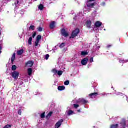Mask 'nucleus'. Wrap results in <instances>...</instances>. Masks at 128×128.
<instances>
[{
	"mask_svg": "<svg viewBox=\"0 0 128 128\" xmlns=\"http://www.w3.org/2000/svg\"><path fill=\"white\" fill-rule=\"evenodd\" d=\"M32 38L30 37L28 40V44L32 46Z\"/></svg>",
	"mask_w": 128,
	"mask_h": 128,
	"instance_id": "obj_30",
	"label": "nucleus"
},
{
	"mask_svg": "<svg viewBox=\"0 0 128 128\" xmlns=\"http://www.w3.org/2000/svg\"><path fill=\"white\" fill-rule=\"evenodd\" d=\"M36 32H34L33 34L32 35V38H36Z\"/></svg>",
	"mask_w": 128,
	"mask_h": 128,
	"instance_id": "obj_38",
	"label": "nucleus"
},
{
	"mask_svg": "<svg viewBox=\"0 0 128 128\" xmlns=\"http://www.w3.org/2000/svg\"><path fill=\"white\" fill-rule=\"evenodd\" d=\"M52 112H50L48 113V114L46 116V118H50V117L52 116Z\"/></svg>",
	"mask_w": 128,
	"mask_h": 128,
	"instance_id": "obj_26",
	"label": "nucleus"
},
{
	"mask_svg": "<svg viewBox=\"0 0 128 128\" xmlns=\"http://www.w3.org/2000/svg\"><path fill=\"white\" fill-rule=\"evenodd\" d=\"M92 2H94V0H89L88 2H87V8H92L94 6V4L92 3Z\"/></svg>",
	"mask_w": 128,
	"mask_h": 128,
	"instance_id": "obj_5",
	"label": "nucleus"
},
{
	"mask_svg": "<svg viewBox=\"0 0 128 128\" xmlns=\"http://www.w3.org/2000/svg\"><path fill=\"white\" fill-rule=\"evenodd\" d=\"M118 128V124H112L110 126V128Z\"/></svg>",
	"mask_w": 128,
	"mask_h": 128,
	"instance_id": "obj_28",
	"label": "nucleus"
},
{
	"mask_svg": "<svg viewBox=\"0 0 128 128\" xmlns=\"http://www.w3.org/2000/svg\"><path fill=\"white\" fill-rule=\"evenodd\" d=\"M42 40V36L40 35H38L36 37V42H35L34 46H38V48H40V40Z\"/></svg>",
	"mask_w": 128,
	"mask_h": 128,
	"instance_id": "obj_3",
	"label": "nucleus"
},
{
	"mask_svg": "<svg viewBox=\"0 0 128 128\" xmlns=\"http://www.w3.org/2000/svg\"><path fill=\"white\" fill-rule=\"evenodd\" d=\"M30 30H34V26H31L30 28Z\"/></svg>",
	"mask_w": 128,
	"mask_h": 128,
	"instance_id": "obj_36",
	"label": "nucleus"
},
{
	"mask_svg": "<svg viewBox=\"0 0 128 128\" xmlns=\"http://www.w3.org/2000/svg\"><path fill=\"white\" fill-rule=\"evenodd\" d=\"M64 43H62V44H58L57 46H56L55 48H64Z\"/></svg>",
	"mask_w": 128,
	"mask_h": 128,
	"instance_id": "obj_16",
	"label": "nucleus"
},
{
	"mask_svg": "<svg viewBox=\"0 0 128 128\" xmlns=\"http://www.w3.org/2000/svg\"><path fill=\"white\" fill-rule=\"evenodd\" d=\"M46 112H44L42 114L40 115L41 118H46Z\"/></svg>",
	"mask_w": 128,
	"mask_h": 128,
	"instance_id": "obj_29",
	"label": "nucleus"
},
{
	"mask_svg": "<svg viewBox=\"0 0 128 128\" xmlns=\"http://www.w3.org/2000/svg\"><path fill=\"white\" fill-rule=\"evenodd\" d=\"M57 49H54V48H48V52L51 54H54L56 52Z\"/></svg>",
	"mask_w": 128,
	"mask_h": 128,
	"instance_id": "obj_14",
	"label": "nucleus"
},
{
	"mask_svg": "<svg viewBox=\"0 0 128 128\" xmlns=\"http://www.w3.org/2000/svg\"><path fill=\"white\" fill-rule=\"evenodd\" d=\"M116 96H120V95L122 94V93H120V92L116 93Z\"/></svg>",
	"mask_w": 128,
	"mask_h": 128,
	"instance_id": "obj_45",
	"label": "nucleus"
},
{
	"mask_svg": "<svg viewBox=\"0 0 128 128\" xmlns=\"http://www.w3.org/2000/svg\"><path fill=\"white\" fill-rule=\"evenodd\" d=\"M96 48H100V46H96Z\"/></svg>",
	"mask_w": 128,
	"mask_h": 128,
	"instance_id": "obj_48",
	"label": "nucleus"
},
{
	"mask_svg": "<svg viewBox=\"0 0 128 128\" xmlns=\"http://www.w3.org/2000/svg\"><path fill=\"white\" fill-rule=\"evenodd\" d=\"M0 48H2V45H0Z\"/></svg>",
	"mask_w": 128,
	"mask_h": 128,
	"instance_id": "obj_49",
	"label": "nucleus"
},
{
	"mask_svg": "<svg viewBox=\"0 0 128 128\" xmlns=\"http://www.w3.org/2000/svg\"><path fill=\"white\" fill-rule=\"evenodd\" d=\"M64 70H66L65 68H64V70H62L58 71L56 69H54L52 72L55 76L58 74L59 76H62V74H64Z\"/></svg>",
	"mask_w": 128,
	"mask_h": 128,
	"instance_id": "obj_1",
	"label": "nucleus"
},
{
	"mask_svg": "<svg viewBox=\"0 0 128 128\" xmlns=\"http://www.w3.org/2000/svg\"><path fill=\"white\" fill-rule=\"evenodd\" d=\"M61 34L63 36H65V38H66L67 36H68V33L64 30V29H63L61 31Z\"/></svg>",
	"mask_w": 128,
	"mask_h": 128,
	"instance_id": "obj_10",
	"label": "nucleus"
},
{
	"mask_svg": "<svg viewBox=\"0 0 128 128\" xmlns=\"http://www.w3.org/2000/svg\"><path fill=\"white\" fill-rule=\"evenodd\" d=\"M119 62L120 64H126L128 62V60H124L123 59H122L119 60Z\"/></svg>",
	"mask_w": 128,
	"mask_h": 128,
	"instance_id": "obj_22",
	"label": "nucleus"
},
{
	"mask_svg": "<svg viewBox=\"0 0 128 128\" xmlns=\"http://www.w3.org/2000/svg\"><path fill=\"white\" fill-rule=\"evenodd\" d=\"M0 34H2V33L0 32Z\"/></svg>",
	"mask_w": 128,
	"mask_h": 128,
	"instance_id": "obj_52",
	"label": "nucleus"
},
{
	"mask_svg": "<svg viewBox=\"0 0 128 128\" xmlns=\"http://www.w3.org/2000/svg\"><path fill=\"white\" fill-rule=\"evenodd\" d=\"M48 58H50V55L46 54L45 56V59H46V60H48Z\"/></svg>",
	"mask_w": 128,
	"mask_h": 128,
	"instance_id": "obj_34",
	"label": "nucleus"
},
{
	"mask_svg": "<svg viewBox=\"0 0 128 128\" xmlns=\"http://www.w3.org/2000/svg\"><path fill=\"white\" fill-rule=\"evenodd\" d=\"M20 76V73L18 72H14L12 73V76L14 80H18V76Z\"/></svg>",
	"mask_w": 128,
	"mask_h": 128,
	"instance_id": "obj_6",
	"label": "nucleus"
},
{
	"mask_svg": "<svg viewBox=\"0 0 128 128\" xmlns=\"http://www.w3.org/2000/svg\"><path fill=\"white\" fill-rule=\"evenodd\" d=\"M64 86H68V84H70V81L66 80L64 82Z\"/></svg>",
	"mask_w": 128,
	"mask_h": 128,
	"instance_id": "obj_33",
	"label": "nucleus"
},
{
	"mask_svg": "<svg viewBox=\"0 0 128 128\" xmlns=\"http://www.w3.org/2000/svg\"><path fill=\"white\" fill-rule=\"evenodd\" d=\"M78 34H80V30L78 29L76 30L72 33L70 38H76L78 36Z\"/></svg>",
	"mask_w": 128,
	"mask_h": 128,
	"instance_id": "obj_4",
	"label": "nucleus"
},
{
	"mask_svg": "<svg viewBox=\"0 0 128 128\" xmlns=\"http://www.w3.org/2000/svg\"><path fill=\"white\" fill-rule=\"evenodd\" d=\"M18 114L20 116H22V110H19Z\"/></svg>",
	"mask_w": 128,
	"mask_h": 128,
	"instance_id": "obj_41",
	"label": "nucleus"
},
{
	"mask_svg": "<svg viewBox=\"0 0 128 128\" xmlns=\"http://www.w3.org/2000/svg\"><path fill=\"white\" fill-rule=\"evenodd\" d=\"M72 114H74V112H72V110H67L66 112V114H67V116H72Z\"/></svg>",
	"mask_w": 128,
	"mask_h": 128,
	"instance_id": "obj_21",
	"label": "nucleus"
},
{
	"mask_svg": "<svg viewBox=\"0 0 128 128\" xmlns=\"http://www.w3.org/2000/svg\"><path fill=\"white\" fill-rule=\"evenodd\" d=\"M24 3V0H18L14 2L16 8H18L20 4Z\"/></svg>",
	"mask_w": 128,
	"mask_h": 128,
	"instance_id": "obj_7",
	"label": "nucleus"
},
{
	"mask_svg": "<svg viewBox=\"0 0 128 128\" xmlns=\"http://www.w3.org/2000/svg\"><path fill=\"white\" fill-rule=\"evenodd\" d=\"M102 22H98L96 23L95 26L96 28H100V26H102Z\"/></svg>",
	"mask_w": 128,
	"mask_h": 128,
	"instance_id": "obj_19",
	"label": "nucleus"
},
{
	"mask_svg": "<svg viewBox=\"0 0 128 128\" xmlns=\"http://www.w3.org/2000/svg\"><path fill=\"white\" fill-rule=\"evenodd\" d=\"M73 102L78 104H86L88 103V101H86L84 99H80L76 101V100H73Z\"/></svg>",
	"mask_w": 128,
	"mask_h": 128,
	"instance_id": "obj_2",
	"label": "nucleus"
},
{
	"mask_svg": "<svg viewBox=\"0 0 128 128\" xmlns=\"http://www.w3.org/2000/svg\"><path fill=\"white\" fill-rule=\"evenodd\" d=\"M78 112H80V110H78Z\"/></svg>",
	"mask_w": 128,
	"mask_h": 128,
	"instance_id": "obj_51",
	"label": "nucleus"
},
{
	"mask_svg": "<svg viewBox=\"0 0 128 128\" xmlns=\"http://www.w3.org/2000/svg\"><path fill=\"white\" fill-rule=\"evenodd\" d=\"M22 54H24V50H18L17 52V54L18 56H22Z\"/></svg>",
	"mask_w": 128,
	"mask_h": 128,
	"instance_id": "obj_24",
	"label": "nucleus"
},
{
	"mask_svg": "<svg viewBox=\"0 0 128 128\" xmlns=\"http://www.w3.org/2000/svg\"><path fill=\"white\" fill-rule=\"evenodd\" d=\"M2 54V48H0V54Z\"/></svg>",
	"mask_w": 128,
	"mask_h": 128,
	"instance_id": "obj_50",
	"label": "nucleus"
},
{
	"mask_svg": "<svg viewBox=\"0 0 128 128\" xmlns=\"http://www.w3.org/2000/svg\"><path fill=\"white\" fill-rule=\"evenodd\" d=\"M44 6L42 5V4H40L38 8L40 10H44Z\"/></svg>",
	"mask_w": 128,
	"mask_h": 128,
	"instance_id": "obj_27",
	"label": "nucleus"
},
{
	"mask_svg": "<svg viewBox=\"0 0 128 128\" xmlns=\"http://www.w3.org/2000/svg\"><path fill=\"white\" fill-rule=\"evenodd\" d=\"M66 50H68L67 48H65L63 50V52H66Z\"/></svg>",
	"mask_w": 128,
	"mask_h": 128,
	"instance_id": "obj_42",
	"label": "nucleus"
},
{
	"mask_svg": "<svg viewBox=\"0 0 128 128\" xmlns=\"http://www.w3.org/2000/svg\"><path fill=\"white\" fill-rule=\"evenodd\" d=\"M12 70H14V71L16 70V66L15 65L12 66Z\"/></svg>",
	"mask_w": 128,
	"mask_h": 128,
	"instance_id": "obj_32",
	"label": "nucleus"
},
{
	"mask_svg": "<svg viewBox=\"0 0 128 128\" xmlns=\"http://www.w3.org/2000/svg\"><path fill=\"white\" fill-rule=\"evenodd\" d=\"M74 108H80V105L74 104Z\"/></svg>",
	"mask_w": 128,
	"mask_h": 128,
	"instance_id": "obj_35",
	"label": "nucleus"
},
{
	"mask_svg": "<svg viewBox=\"0 0 128 128\" xmlns=\"http://www.w3.org/2000/svg\"><path fill=\"white\" fill-rule=\"evenodd\" d=\"M34 66V62L32 61H29L26 64V66L28 68H32Z\"/></svg>",
	"mask_w": 128,
	"mask_h": 128,
	"instance_id": "obj_12",
	"label": "nucleus"
},
{
	"mask_svg": "<svg viewBox=\"0 0 128 128\" xmlns=\"http://www.w3.org/2000/svg\"><path fill=\"white\" fill-rule=\"evenodd\" d=\"M98 96V93L95 92V93L90 94V96L91 98H96V96Z\"/></svg>",
	"mask_w": 128,
	"mask_h": 128,
	"instance_id": "obj_13",
	"label": "nucleus"
},
{
	"mask_svg": "<svg viewBox=\"0 0 128 128\" xmlns=\"http://www.w3.org/2000/svg\"><path fill=\"white\" fill-rule=\"evenodd\" d=\"M36 94V96H38V94H42V93H40V90H38L37 91V94Z\"/></svg>",
	"mask_w": 128,
	"mask_h": 128,
	"instance_id": "obj_39",
	"label": "nucleus"
},
{
	"mask_svg": "<svg viewBox=\"0 0 128 128\" xmlns=\"http://www.w3.org/2000/svg\"><path fill=\"white\" fill-rule=\"evenodd\" d=\"M104 30H106V29H104Z\"/></svg>",
	"mask_w": 128,
	"mask_h": 128,
	"instance_id": "obj_53",
	"label": "nucleus"
},
{
	"mask_svg": "<svg viewBox=\"0 0 128 128\" xmlns=\"http://www.w3.org/2000/svg\"><path fill=\"white\" fill-rule=\"evenodd\" d=\"M90 62H94V58H91L90 60Z\"/></svg>",
	"mask_w": 128,
	"mask_h": 128,
	"instance_id": "obj_40",
	"label": "nucleus"
},
{
	"mask_svg": "<svg viewBox=\"0 0 128 128\" xmlns=\"http://www.w3.org/2000/svg\"><path fill=\"white\" fill-rule=\"evenodd\" d=\"M112 45H109L107 46V48H112Z\"/></svg>",
	"mask_w": 128,
	"mask_h": 128,
	"instance_id": "obj_43",
	"label": "nucleus"
},
{
	"mask_svg": "<svg viewBox=\"0 0 128 128\" xmlns=\"http://www.w3.org/2000/svg\"><path fill=\"white\" fill-rule=\"evenodd\" d=\"M12 125H6L4 128H11Z\"/></svg>",
	"mask_w": 128,
	"mask_h": 128,
	"instance_id": "obj_37",
	"label": "nucleus"
},
{
	"mask_svg": "<svg viewBox=\"0 0 128 128\" xmlns=\"http://www.w3.org/2000/svg\"><path fill=\"white\" fill-rule=\"evenodd\" d=\"M38 32H42V30H44V28L42 27H39L38 28H37Z\"/></svg>",
	"mask_w": 128,
	"mask_h": 128,
	"instance_id": "obj_31",
	"label": "nucleus"
},
{
	"mask_svg": "<svg viewBox=\"0 0 128 128\" xmlns=\"http://www.w3.org/2000/svg\"><path fill=\"white\" fill-rule=\"evenodd\" d=\"M62 122H64V120L62 119L60 121L58 122L55 125V128H60Z\"/></svg>",
	"mask_w": 128,
	"mask_h": 128,
	"instance_id": "obj_9",
	"label": "nucleus"
},
{
	"mask_svg": "<svg viewBox=\"0 0 128 128\" xmlns=\"http://www.w3.org/2000/svg\"><path fill=\"white\" fill-rule=\"evenodd\" d=\"M108 94L105 93V94H102V96H108Z\"/></svg>",
	"mask_w": 128,
	"mask_h": 128,
	"instance_id": "obj_46",
	"label": "nucleus"
},
{
	"mask_svg": "<svg viewBox=\"0 0 128 128\" xmlns=\"http://www.w3.org/2000/svg\"><path fill=\"white\" fill-rule=\"evenodd\" d=\"M85 25L86 26H87V28H90V27L92 26V21H90V20H88L86 22Z\"/></svg>",
	"mask_w": 128,
	"mask_h": 128,
	"instance_id": "obj_11",
	"label": "nucleus"
},
{
	"mask_svg": "<svg viewBox=\"0 0 128 128\" xmlns=\"http://www.w3.org/2000/svg\"><path fill=\"white\" fill-rule=\"evenodd\" d=\"M102 6H106V3L104 2L102 3Z\"/></svg>",
	"mask_w": 128,
	"mask_h": 128,
	"instance_id": "obj_44",
	"label": "nucleus"
},
{
	"mask_svg": "<svg viewBox=\"0 0 128 128\" xmlns=\"http://www.w3.org/2000/svg\"><path fill=\"white\" fill-rule=\"evenodd\" d=\"M82 14H80L79 15L78 14L77 16H76V18H74V20H78V18H80V16H82Z\"/></svg>",
	"mask_w": 128,
	"mask_h": 128,
	"instance_id": "obj_25",
	"label": "nucleus"
},
{
	"mask_svg": "<svg viewBox=\"0 0 128 128\" xmlns=\"http://www.w3.org/2000/svg\"><path fill=\"white\" fill-rule=\"evenodd\" d=\"M88 52H87L86 51H83L81 52V56H88Z\"/></svg>",
	"mask_w": 128,
	"mask_h": 128,
	"instance_id": "obj_20",
	"label": "nucleus"
},
{
	"mask_svg": "<svg viewBox=\"0 0 128 128\" xmlns=\"http://www.w3.org/2000/svg\"><path fill=\"white\" fill-rule=\"evenodd\" d=\"M58 89L60 92H62V91L64 90H66V87L64 86H58Z\"/></svg>",
	"mask_w": 128,
	"mask_h": 128,
	"instance_id": "obj_17",
	"label": "nucleus"
},
{
	"mask_svg": "<svg viewBox=\"0 0 128 128\" xmlns=\"http://www.w3.org/2000/svg\"><path fill=\"white\" fill-rule=\"evenodd\" d=\"M14 60H16V53H14L12 57L11 58V62H12V64H14Z\"/></svg>",
	"mask_w": 128,
	"mask_h": 128,
	"instance_id": "obj_18",
	"label": "nucleus"
},
{
	"mask_svg": "<svg viewBox=\"0 0 128 128\" xmlns=\"http://www.w3.org/2000/svg\"><path fill=\"white\" fill-rule=\"evenodd\" d=\"M28 76H32V69L29 68L28 70Z\"/></svg>",
	"mask_w": 128,
	"mask_h": 128,
	"instance_id": "obj_23",
	"label": "nucleus"
},
{
	"mask_svg": "<svg viewBox=\"0 0 128 128\" xmlns=\"http://www.w3.org/2000/svg\"><path fill=\"white\" fill-rule=\"evenodd\" d=\"M56 22H51L50 24V28L51 30H54V28L56 27Z\"/></svg>",
	"mask_w": 128,
	"mask_h": 128,
	"instance_id": "obj_15",
	"label": "nucleus"
},
{
	"mask_svg": "<svg viewBox=\"0 0 128 128\" xmlns=\"http://www.w3.org/2000/svg\"><path fill=\"white\" fill-rule=\"evenodd\" d=\"M88 58H84L81 61V64L82 66H86L88 64Z\"/></svg>",
	"mask_w": 128,
	"mask_h": 128,
	"instance_id": "obj_8",
	"label": "nucleus"
},
{
	"mask_svg": "<svg viewBox=\"0 0 128 128\" xmlns=\"http://www.w3.org/2000/svg\"><path fill=\"white\" fill-rule=\"evenodd\" d=\"M123 122L124 124V125L126 126V120H123Z\"/></svg>",
	"mask_w": 128,
	"mask_h": 128,
	"instance_id": "obj_47",
	"label": "nucleus"
}]
</instances>
